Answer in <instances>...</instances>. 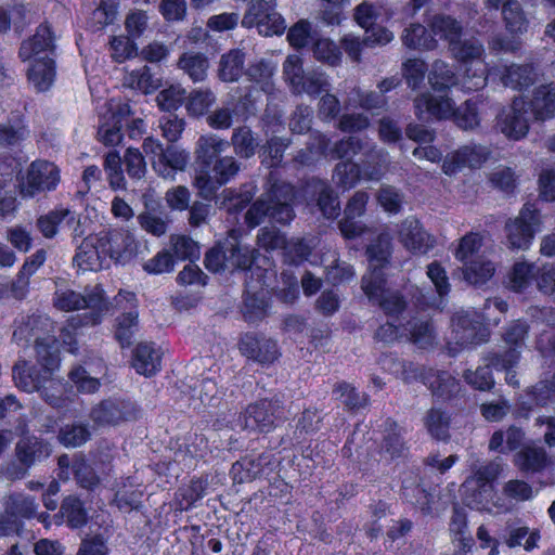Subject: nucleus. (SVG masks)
Returning a JSON list of instances; mask_svg holds the SVG:
<instances>
[{"label": "nucleus", "instance_id": "f257e3e1", "mask_svg": "<svg viewBox=\"0 0 555 555\" xmlns=\"http://www.w3.org/2000/svg\"><path fill=\"white\" fill-rule=\"evenodd\" d=\"M224 144H229V141H201L196 150L194 185L198 196L208 202L240 170L233 157H218Z\"/></svg>", "mask_w": 555, "mask_h": 555}, {"label": "nucleus", "instance_id": "f03ea898", "mask_svg": "<svg viewBox=\"0 0 555 555\" xmlns=\"http://www.w3.org/2000/svg\"><path fill=\"white\" fill-rule=\"evenodd\" d=\"M132 238L121 231H103L88 235L78 245L74 263L83 271L102 270L109 258H119Z\"/></svg>", "mask_w": 555, "mask_h": 555}, {"label": "nucleus", "instance_id": "7ed1b4c3", "mask_svg": "<svg viewBox=\"0 0 555 555\" xmlns=\"http://www.w3.org/2000/svg\"><path fill=\"white\" fill-rule=\"evenodd\" d=\"M54 306L63 311L89 309V313L73 318L68 327L75 330L80 325H95L100 323L102 313L107 310L104 291L100 285L88 287L85 294L72 289L57 291L54 296Z\"/></svg>", "mask_w": 555, "mask_h": 555}, {"label": "nucleus", "instance_id": "20e7f679", "mask_svg": "<svg viewBox=\"0 0 555 555\" xmlns=\"http://www.w3.org/2000/svg\"><path fill=\"white\" fill-rule=\"evenodd\" d=\"M294 191L289 184H274L267 197L258 198L245 215L246 223L255 228L267 217L270 221L288 224L295 217L292 206Z\"/></svg>", "mask_w": 555, "mask_h": 555}, {"label": "nucleus", "instance_id": "39448f33", "mask_svg": "<svg viewBox=\"0 0 555 555\" xmlns=\"http://www.w3.org/2000/svg\"><path fill=\"white\" fill-rule=\"evenodd\" d=\"M130 104L119 101L115 103L113 100L108 103L107 109L100 116L98 134L99 139H124L125 134L128 139H153L152 135L143 138L146 131V124L142 118H132Z\"/></svg>", "mask_w": 555, "mask_h": 555}, {"label": "nucleus", "instance_id": "423d86ee", "mask_svg": "<svg viewBox=\"0 0 555 555\" xmlns=\"http://www.w3.org/2000/svg\"><path fill=\"white\" fill-rule=\"evenodd\" d=\"M322 153L330 155L332 158L345 159L335 168V177L337 183L344 189L352 188L360 179L362 171V163H351L350 160L359 152L365 147L362 141H319Z\"/></svg>", "mask_w": 555, "mask_h": 555}, {"label": "nucleus", "instance_id": "0eeeda50", "mask_svg": "<svg viewBox=\"0 0 555 555\" xmlns=\"http://www.w3.org/2000/svg\"><path fill=\"white\" fill-rule=\"evenodd\" d=\"M17 429L21 438L15 444L14 455L18 466L13 465L12 469H8L13 479L24 478L31 466L44 461L52 453L51 444L42 438L29 435L26 424L20 425Z\"/></svg>", "mask_w": 555, "mask_h": 555}, {"label": "nucleus", "instance_id": "6e6552de", "mask_svg": "<svg viewBox=\"0 0 555 555\" xmlns=\"http://www.w3.org/2000/svg\"><path fill=\"white\" fill-rule=\"evenodd\" d=\"M286 418L284 403L278 397L249 404L238 417L244 429L269 433Z\"/></svg>", "mask_w": 555, "mask_h": 555}, {"label": "nucleus", "instance_id": "1a4fd4ad", "mask_svg": "<svg viewBox=\"0 0 555 555\" xmlns=\"http://www.w3.org/2000/svg\"><path fill=\"white\" fill-rule=\"evenodd\" d=\"M17 180L21 196L33 198L57 188L61 181L60 169L51 162L37 159L29 165L25 176Z\"/></svg>", "mask_w": 555, "mask_h": 555}, {"label": "nucleus", "instance_id": "9d476101", "mask_svg": "<svg viewBox=\"0 0 555 555\" xmlns=\"http://www.w3.org/2000/svg\"><path fill=\"white\" fill-rule=\"evenodd\" d=\"M143 150L152 153V165L154 170L165 179H175L176 171L185 169L190 156L183 149H180L176 141H144Z\"/></svg>", "mask_w": 555, "mask_h": 555}, {"label": "nucleus", "instance_id": "9b49d317", "mask_svg": "<svg viewBox=\"0 0 555 555\" xmlns=\"http://www.w3.org/2000/svg\"><path fill=\"white\" fill-rule=\"evenodd\" d=\"M362 289L374 305L389 317H398L406 308V300L397 291L387 287L384 272H375L372 275H363Z\"/></svg>", "mask_w": 555, "mask_h": 555}, {"label": "nucleus", "instance_id": "f8f14e48", "mask_svg": "<svg viewBox=\"0 0 555 555\" xmlns=\"http://www.w3.org/2000/svg\"><path fill=\"white\" fill-rule=\"evenodd\" d=\"M243 26L256 27L266 37L281 36L286 29L285 20L276 11V0H255L248 7Z\"/></svg>", "mask_w": 555, "mask_h": 555}, {"label": "nucleus", "instance_id": "ddd939ff", "mask_svg": "<svg viewBox=\"0 0 555 555\" xmlns=\"http://www.w3.org/2000/svg\"><path fill=\"white\" fill-rule=\"evenodd\" d=\"M541 224L539 209L532 203L522 206L515 219L505 224L508 246L513 249H527Z\"/></svg>", "mask_w": 555, "mask_h": 555}, {"label": "nucleus", "instance_id": "4468645a", "mask_svg": "<svg viewBox=\"0 0 555 555\" xmlns=\"http://www.w3.org/2000/svg\"><path fill=\"white\" fill-rule=\"evenodd\" d=\"M488 338V330L481 317L475 311H459L452 318V339L466 347L478 345Z\"/></svg>", "mask_w": 555, "mask_h": 555}, {"label": "nucleus", "instance_id": "2eb2a0df", "mask_svg": "<svg viewBox=\"0 0 555 555\" xmlns=\"http://www.w3.org/2000/svg\"><path fill=\"white\" fill-rule=\"evenodd\" d=\"M138 414L139 410L132 401L109 398L92 408L90 418L99 426L118 425L135 420Z\"/></svg>", "mask_w": 555, "mask_h": 555}, {"label": "nucleus", "instance_id": "dca6fc26", "mask_svg": "<svg viewBox=\"0 0 555 555\" xmlns=\"http://www.w3.org/2000/svg\"><path fill=\"white\" fill-rule=\"evenodd\" d=\"M528 330V324L520 320L508 324L503 333V340L508 349L503 353L490 352V362L496 366L501 365L504 370L514 367L519 361Z\"/></svg>", "mask_w": 555, "mask_h": 555}, {"label": "nucleus", "instance_id": "f3484780", "mask_svg": "<svg viewBox=\"0 0 555 555\" xmlns=\"http://www.w3.org/2000/svg\"><path fill=\"white\" fill-rule=\"evenodd\" d=\"M263 91L256 86H240L229 94L228 104L237 122H246L257 116L263 104Z\"/></svg>", "mask_w": 555, "mask_h": 555}, {"label": "nucleus", "instance_id": "a211bd4d", "mask_svg": "<svg viewBox=\"0 0 555 555\" xmlns=\"http://www.w3.org/2000/svg\"><path fill=\"white\" fill-rule=\"evenodd\" d=\"M496 127L506 139H525L529 131L526 103L515 99L508 107H504L498 116Z\"/></svg>", "mask_w": 555, "mask_h": 555}, {"label": "nucleus", "instance_id": "6ab92c4d", "mask_svg": "<svg viewBox=\"0 0 555 555\" xmlns=\"http://www.w3.org/2000/svg\"><path fill=\"white\" fill-rule=\"evenodd\" d=\"M409 369L414 372V377H420L422 382L431 390L433 395L443 401L455 397L461 390L460 382L447 371H437L434 369H422L420 372L409 364Z\"/></svg>", "mask_w": 555, "mask_h": 555}, {"label": "nucleus", "instance_id": "aec40b11", "mask_svg": "<svg viewBox=\"0 0 555 555\" xmlns=\"http://www.w3.org/2000/svg\"><path fill=\"white\" fill-rule=\"evenodd\" d=\"M238 348L243 356L260 364H271L280 356L275 340L251 333L241 337Z\"/></svg>", "mask_w": 555, "mask_h": 555}, {"label": "nucleus", "instance_id": "412c9836", "mask_svg": "<svg viewBox=\"0 0 555 555\" xmlns=\"http://www.w3.org/2000/svg\"><path fill=\"white\" fill-rule=\"evenodd\" d=\"M54 34L52 27L47 22L41 23L33 36L23 40L18 50V56L23 62L35 57H42L43 55L54 57Z\"/></svg>", "mask_w": 555, "mask_h": 555}, {"label": "nucleus", "instance_id": "4be33fe9", "mask_svg": "<svg viewBox=\"0 0 555 555\" xmlns=\"http://www.w3.org/2000/svg\"><path fill=\"white\" fill-rule=\"evenodd\" d=\"M400 243L414 254L425 255L435 246V238L414 218L403 220L398 229Z\"/></svg>", "mask_w": 555, "mask_h": 555}, {"label": "nucleus", "instance_id": "5701e85b", "mask_svg": "<svg viewBox=\"0 0 555 555\" xmlns=\"http://www.w3.org/2000/svg\"><path fill=\"white\" fill-rule=\"evenodd\" d=\"M12 373L16 387L25 392H39L47 383L54 385L53 375L49 371L37 365H29L26 360H18L14 364Z\"/></svg>", "mask_w": 555, "mask_h": 555}, {"label": "nucleus", "instance_id": "b1692460", "mask_svg": "<svg viewBox=\"0 0 555 555\" xmlns=\"http://www.w3.org/2000/svg\"><path fill=\"white\" fill-rule=\"evenodd\" d=\"M274 463V455L271 453H261L256 457L245 456L232 465L230 474L236 483L251 481L268 475Z\"/></svg>", "mask_w": 555, "mask_h": 555}, {"label": "nucleus", "instance_id": "393cba45", "mask_svg": "<svg viewBox=\"0 0 555 555\" xmlns=\"http://www.w3.org/2000/svg\"><path fill=\"white\" fill-rule=\"evenodd\" d=\"M126 300L129 304L130 310L122 313L116 319L115 338L120 344L121 348L129 347L132 344L133 337L139 330L138 312L135 310V295L133 293H119L115 297L117 306H121Z\"/></svg>", "mask_w": 555, "mask_h": 555}, {"label": "nucleus", "instance_id": "a878e982", "mask_svg": "<svg viewBox=\"0 0 555 555\" xmlns=\"http://www.w3.org/2000/svg\"><path fill=\"white\" fill-rule=\"evenodd\" d=\"M454 101L449 96H436L424 92L414 99L415 115L423 119L427 115L430 119L447 120L451 118Z\"/></svg>", "mask_w": 555, "mask_h": 555}, {"label": "nucleus", "instance_id": "bb28decb", "mask_svg": "<svg viewBox=\"0 0 555 555\" xmlns=\"http://www.w3.org/2000/svg\"><path fill=\"white\" fill-rule=\"evenodd\" d=\"M304 192L307 196L317 199L318 206L325 218L332 219L339 215L338 198L333 194L326 181L313 177L307 180Z\"/></svg>", "mask_w": 555, "mask_h": 555}, {"label": "nucleus", "instance_id": "cd10ccee", "mask_svg": "<svg viewBox=\"0 0 555 555\" xmlns=\"http://www.w3.org/2000/svg\"><path fill=\"white\" fill-rule=\"evenodd\" d=\"M515 465L524 474L542 473L554 466V460L542 447L525 446L515 455Z\"/></svg>", "mask_w": 555, "mask_h": 555}, {"label": "nucleus", "instance_id": "c85d7f7f", "mask_svg": "<svg viewBox=\"0 0 555 555\" xmlns=\"http://www.w3.org/2000/svg\"><path fill=\"white\" fill-rule=\"evenodd\" d=\"M163 352L154 343H140L132 352V367L138 374L151 377L160 371Z\"/></svg>", "mask_w": 555, "mask_h": 555}, {"label": "nucleus", "instance_id": "c756f323", "mask_svg": "<svg viewBox=\"0 0 555 555\" xmlns=\"http://www.w3.org/2000/svg\"><path fill=\"white\" fill-rule=\"evenodd\" d=\"M367 199L369 195L365 192H357L349 199L344 218L339 222L340 232L346 238H353L362 233L363 225L357 218L364 214Z\"/></svg>", "mask_w": 555, "mask_h": 555}, {"label": "nucleus", "instance_id": "7c9ffc66", "mask_svg": "<svg viewBox=\"0 0 555 555\" xmlns=\"http://www.w3.org/2000/svg\"><path fill=\"white\" fill-rule=\"evenodd\" d=\"M27 79L34 85L38 92L48 91L54 83L56 77V63L54 57L43 55L29 61Z\"/></svg>", "mask_w": 555, "mask_h": 555}, {"label": "nucleus", "instance_id": "2f4dec72", "mask_svg": "<svg viewBox=\"0 0 555 555\" xmlns=\"http://www.w3.org/2000/svg\"><path fill=\"white\" fill-rule=\"evenodd\" d=\"M488 155L489 152L485 147L477 145L464 146L444 160L443 172L451 176L463 167H480L487 160Z\"/></svg>", "mask_w": 555, "mask_h": 555}, {"label": "nucleus", "instance_id": "473e14b6", "mask_svg": "<svg viewBox=\"0 0 555 555\" xmlns=\"http://www.w3.org/2000/svg\"><path fill=\"white\" fill-rule=\"evenodd\" d=\"M72 472L81 488L92 491L109 475L111 466L104 464L93 466L83 457H78L72 464Z\"/></svg>", "mask_w": 555, "mask_h": 555}, {"label": "nucleus", "instance_id": "72a5a7b5", "mask_svg": "<svg viewBox=\"0 0 555 555\" xmlns=\"http://www.w3.org/2000/svg\"><path fill=\"white\" fill-rule=\"evenodd\" d=\"M537 80L535 67L532 63L511 64L505 66L502 81L505 87L524 91L534 85Z\"/></svg>", "mask_w": 555, "mask_h": 555}, {"label": "nucleus", "instance_id": "f704fd0d", "mask_svg": "<svg viewBox=\"0 0 555 555\" xmlns=\"http://www.w3.org/2000/svg\"><path fill=\"white\" fill-rule=\"evenodd\" d=\"M530 106L534 117L546 120L555 116V83H545L533 90Z\"/></svg>", "mask_w": 555, "mask_h": 555}, {"label": "nucleus", "instance_id": "c9c22d12", "mask_svg": "<svg viewBox=\"0 0 555 555\" xmlns=\"http://www.w3.org/2000/svg\"><path fill=\"white\" fill-rule=\"evenodd\" d=\"M4 508L8 513L20 521V518L38 517L42 522L49 518L46 513L37 515L38 504L35 499L24 493H13L4 502Z\"/></svg>", "mask_w": 555, "mask_h": 555}, {"label": "nucleus", "instance_id": "e433bc0d", "mask_svg": "<svg viewBox=\"0 0 555 555\" xmlns=\"http://www.w3.org/2000/svg\"><path fill=\"white\" fill-rule=\"evenodd\" d=\"M402 43L410 50L420 51H433L438 47V41L430 29L421 23H411L404 28Z\"/></svg>", "mask_w": 555, "mask_h": 555}, {"label": "nucleus", "instance_id": "4c0bfd02", "mask_svg": "<svg viewBox=\"0 0 555 555\" xmlns=\"http://www.w3.org/2000/svg\"><path fill=\"white\" fill-rule=\"evenodd\" d=\"M73 210L64 206H56L36 219V228L44 238L52 240L57 235L59 227L63 221L73 222Z\"/></svg>", "mask_w": 555, "mask_h": 555}, {"label": "nucleus", "instance_id": "58836bf2", "mask_svg": "<svg viewBox=\"0 0 555 555\" xmlns=\"http://www.w3.org/2000/svg\"><path fill=\"white\" fill-rule=\"evenodd\" d=\"M462 500L470 508L482 509L490 502L493 485L480 483L468 477L461 487Z\"/></svg>", "mask_w": 555, "mask_h": 555}, {"label": "nucleus", "instance_id": "ea45409f", "mask_svg": "<svg viewBox=\"0 0 555 555\" xmlns=\"http://www.w3.org/2000/svg\"><path fill=\"white\" fill-rule=\"evenodd\" d=\"M391 254V236L389 233H380L366 248L370 272L365 275L383 272Z\"/></svg>", "mask_w": 555, "mask_h": 555}, {"label": "nucleus", "instance_id": "a19ab883", "mask_svg": "<svg viewBox=\"0 0 555 555\" xmlns=\"http://www.w3.org/2000/svg\"><path fill=\"white\" fill-rule=\"evenodd\" d=\"M428 27L435 38L438 36L440 39L447 41L449 46L463 35V26L461 22L455 17L443 13L433 15L428 21Z\"/></svg>", "mask_w": 555, "mask_h": 555}, {"label": "nucleus", "instance_id": "79ce46f5", "mask_svg": "<svg viewBox=\"0 0 555 555\" xmlns=\"http://www.w3.org/2000/svg\"><path fill=\"white\" fill-rule=\"evenodd\" d=\"M502 539L508 547L522 545L526 551H531L537 546L540 533L530 532L529 528L521 526L519 521H507Z\"/></svg>", "mask_w": 555, "mask_h": 555}, {"label": "nucleus", "instance_id": "37998d69", "mask_svg": "<svg viewBox=\"0 0 555 555\" xmlns=\"http://www.w3.org/2000/svg\"><path fill=\"white\" fill-rule=\"evenodd\" d=\"M490 352L483 358V364L476 370L467 369L463 372V379L475 390L490 391L494 387V377L492 367L503 370L501 365H494L490 362Z\"/></svg>", "mask_w": 555, "mask_h": 555}, {"label": "nucleus", "instance_id": "c03bdc74", "mask_svg": "<svg viewBox=\"0 0 555 555\" xmlns=\"http://www.w3.org/2000/svg\"><path fill=\"white\" fill-rule=\"evenodd\" d=\"M52 327V321L43 314H31L23 321L13 333V339L17 343H29L31 338L37 343L41 338L40 334L49 332Z\"/></svg>", "mask_w": 555, "mask_h": 555}, {"label": "nucleus", "instance_id": "a18cd8bd", "mask_svg": "<svg viewBox=\"0 0 555 555\" xmlns=\"http://www.w3.org/2000/svg\"><path fill=\"white\" fill-rule=\"evenodd\" d=\"M245 53L240 49H232L222 54L219 63L218 77L223 82L237 81L244 73Z\"/></svg>", "mask_w": 555, "mask_h": 555}, {"label": "nucleus", "instance_id": "49530a36", "mask_svg": "<svg viewBox=\"0 0 555 555\" xmlns=\"http://www.w3.org/2000/svg\"><path fill=\"white\" fill-rule=\"evenodd\" d=\"M258 255L255 248L227 242L228 271L250 270Z\"/></svg>", "mask_w": 555, "mask_h": 555}, {"label": "nucleus", "instance_id": "de8ad7c7", "mask_svg": "<svg viewBox=\"0 0 555 555\" xmlns=\"http://www.w3.org/2000/svg\"><path fill=\"white\" fill-rule=\"evenodd\" d=\"M424 426L428 434L436 440L449 441L450 439V415L438 408L429 409L424 418Z\"/></svg>", "mask_w": 555, "mask_h": 555}, {"label": "nucleus", "instance_id": "09e8293b", "mask_svg": "<svg viewBox=\"0 0 555 555\" xmlns=\"http://www.w3.org/2000/svg\"><path fill=\"white\" fill-rule=\"evenodd\" d=\"M403 428L396 422L387 420L385 422V435L382 444V450L390 456L397 459L405 455L406 446L403 438Z\"/></svg>", "mask_w": 555, "mask_h": 555}, {"label": "nucleus", "instance_id": "8fccbe9b", "mask_svg": "<svg viewBox=\"0 0 555 555\" xmlns=\"http://www.w3.org/2000/svg\"><path fill=\"white\" fill-rule=\"evenodd\" d=\"M172 254L175 261H190L195 262L201 257L199 244L188 235H170L169 249Z\"/></svg>", "mask_w": 555, "mask_h": 555}, {"label": "nucleus", "instance_id": "3c124183", "mask_svg": "<svg viewBox=\"0 0 555 555\" xmlns=\"http://www.w3.org/2000/svg\"><path fill=\"white\" fill-rule=\"evenodd\" d=\"M449 530L454 543L463 545L466 550H472L475 540L468 529L467 515L461 507L455 506L449 524Z\"/></svg>", "mask_w": 555, "mask_h": 555}, {"label": "nucleus", "instance_id": "603ef678", "mask_svg": "<svg viewBox=\"0 0 555 555\" xmlns=\"http://www.w3.org/2000/svg\"><path fill=\"white\" fill-rule=\"evenodd\" d=\"M37 362L53 375L60 364V352L56 340L52 337L37 338L35 345Z\"/></svg>", "mask_w": 555, "mask_h": 555}, {"label": "nucleus", "instance_id": "864d4df0", "mask_svg": "<svg viewBox=\"0 0 555 555\" xmlns=\"http://www.w3.org/2000/svg\"><path fill=\"white\" fill-rule=\"evenodd\" d=\"M456 127L462 130H474L480 126L478 104L472 99L466 100L460 106L453 104L451 118Z\"/></svg>", "mask_w": 555, "mask_h": 555}, {"label": "nucleus", "instance_id": "5fc2aeb1", "mask_svg": "<svg viewBox=\"0 0 555 555\" xmlns=\"http://www.w3.org/2000/svg\"><path fill=\"white\" fill-rule=\"evenodd\" d=\"M178 66L194 81L205 79L208 69V59L201 52H184L178 60Z\"/></svg>", "mask_w": 555, "mask_h": 555}, {"label": "nucleus", "instance_id": "6e6d98bb", "mask_svg": "<svg viewBox=\"0 0 555 555\" xmlns=\"http://www.w3.org/2000/svg\"><path fill=\"white\" fill-rule=\"evenodd\" d=\"M313 112L310 107L299 105L296 107L289 119L292 133L302 135L310 134V139H327L320 131L312 130Z\"/></svg>", "mask_w": 555, "mask_h": 555}, {"label": "nucleus", "instance_id": "4d7b16f0", "mask_svg": "<svg viewBox=\"0 0 555 555\" xmlns=\"http://www.w3.org/2000/svg\"><path fill=\"white\" fill-rule=\"evenodd\" d=\"M402 495L406 502L417 506L423 513L430 512L429 494L420 485L416 475H410L402 481Z\"/></svg>", "mask_w": 555, "mask_h": 555}, {"label": "nucleus", "instance_id": "13d9d810", "mask_svg": "<svg viewBox=\"0 0 555 555\" xmlns=\"http://www.w3.org/2000/svg\"><path fill=\"white\" fill-rule=\"evenodd\" d=\"M428 81L434 91L447 92L456 85L457 78L446 62L437 60L429 72Z\"/></svg>", "mask_w": 555, "mask_h": 555}, {"label": "nucleus", "instance_id": "bf43d9fd", "mask_svg": "<svg viewBox=\"0 0 555 555\" xmlns=\"http://www.w3.org/2000/svg\"><path fill=\"white\" fill-rule=\"evenodd\" d=\"M388 154L383 151L370 150L364 154L362 160L363 178L367 180H379L388 169Z\"/></svg>", "mask_w": 555, "mask_h": 555}, {"label": "nucleus", "instance_id": "052dcab7", "mask_svg": "<svg viewBox=\"0 0 555 555\" xmlns=\"http://www.w3.org/2000/svg\"><path fill=\"white\" fill-rule=\"evenodd\" d=\"M60 512L70 528H81L88 521V513L83 503L76 496H66L61 504Z\"/></svg>", "mask_w": 555, "mask_h": 555}, {"label": "nucleus", "instance_id": "680f3d73", "mask_svg": "<svg viewBox=\"0 0 555 555\" xmlns=\"http://www.w3.org/2000/svg\"><path fill=\"white\" fill-rule=\"evenodd\" d=\"M506 30L512 35H522L528 30L529 21L518 2H507L502 10Z\"/></svg>", "mask_w": 555, "mask_h": 555}, {"label": "nucleus", "instance_id": "e2e57ef3", "mask_svg": "<svg viewBox=\"0 0 555 555\" xmlns=\"http://www.w3.org/2000/svg\"><path fill=\"white\" fill-rule=\"evenodd\" d=\"M57 438L64 447L77 448L90 440L91 431L88 424L72 423L60 429Z\"/></svg>", "mask_w": 555, "mask_h": 555}, {"label": "nucleus", "instance_id": "0e129e2a", "mask_svg": "<svg viewBox=\"0 0 555 555\" xmlns=\"http://www.w3.org/2000/svg\"><path fill=\"white\" fill-rule=\"evenodd\" d=\"M333 393L337 396L348 410H359L365 408L369 403V396L358 391L353 386L346 382L335 384Z\"/></svg>", "mask_w": 555, "mask_h": 555}, {"label": "nucleus", "instance_id": "69168bd1", "mask_svg": "<svg viewBox=\"0 0 555 555\" xmlns=\"http://www.w3.org/2000/svg\"><path fill=\"white\" fill-rule=\"evenodd\" d=\"M404 332L421 348L430 346L435 339L433 324L428 320L414 318L404 325Z\"/></svg>", "mask_w": 555, "mask_h": 555}, {"label": "nucleus", "instance_id": "338daca9", "mask_svg": "<svg viewBox=\"0 0 555 555\" xmlns=\"http://www.w3.org/2000/svg\"><path fill=\"white\" fill-rule=\"evenodd\" d=\"M495 268L493 262L478 258L464 264V279L469 284L482 285L494 274Z\"/></svg>", "mask_w": 555, "mask_h": 555}, {"label": "nucleus", "instance_id": "774afa93", "mask_svg": "<svg viewBox=\"0 0 555 555\" xmlns=\"http://www.w3.org/2000/svg\"><path fill=\"white\" fill-rule=\"evenodd\" d=\"M313 56L323 63L338 65L341 62L340 48L328 38H314L312 42Z\"/></svg>", "mask_w": 555, "mask_h": 555}]
</instances>
